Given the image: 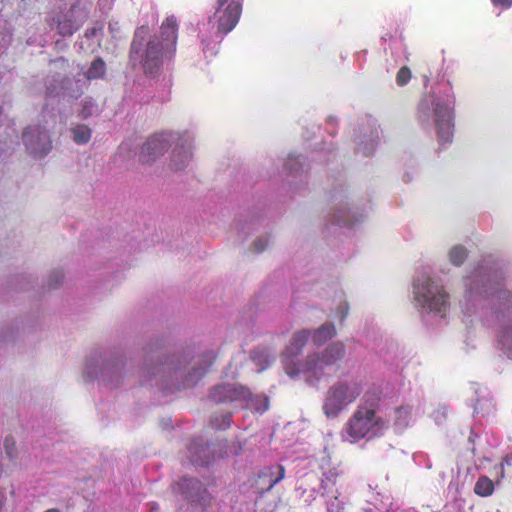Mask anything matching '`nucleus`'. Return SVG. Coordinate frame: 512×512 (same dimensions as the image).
<instances>
[{"label": "nucleus", "mask_w": 512, "mask_h": 512, "mask_svg": "<svg viewBox=\"0 0 512 512\" xmlns=\"http://www.w3.org/2000/svg\"><path fill=\"white\" fill-rule=\"evenodd\" d=\"M464 287L463 314L486 325H497L498 348L512 359V286L495 268L481 263L464 278Z\"/></svg>", "instance_id": "1"}, {"label": "nucleus", "mask_w": 512, "mask_h": 512, "mask_svg": "<svg viewBox=\"0 0 512 512\" xmlns=\"http://www.w3.org/2000/svg\"><path fill=\"white\" fill-rule=\"evenodd\" d=\"M149 28L141 26L135 32L131 44L130 60L133 65H141L146 74L155 75L165 59H170L176 50L177 22L168 17L161 26L160 35L146 41Z\"/></svg>", "instance_id": "2"}, {"label": "nucleus", "mask_w": 512, "mask_h": 512, "mask_svg": "<svg viewBox=\"0 0 512 512\" xmlns=\"http://www.w3.org/2000/svg\"><path fill=\"white\" fill-rule=\"evenodd\" d=\"M455 97L448 82L435 85L418 103L416 118L425 130L434 129L441 145L450 144L454 135Z\"/></svg>", "instance_id": "3"}, {"label": "nucleus", "mask_w": 512, "mask_h": 512, "mask_svg": "<svg viewBox=\"0 0 512 512\" xmlns=\"http://www.w3.org/2000/svg\"><path fill=\"white\" fill-rule=\"evenodd\" d=\"M388 422L377 412L375 404H360L346 422L342 438L355 444L360 440H372L384 435Z\"/></svg>", "instance_id": "4"}, {"label": "nucleus", "mask_w": 512, "mask_h": 512, "mask_svg": "<svg viewBox=\"0 0 512 512\" xmlns=\"http://www.w3.org/2000/svg\"><path fill=\"white\" fill-rule=\"evenodd\" d=\"M413 294L423 314L445 319L450 310L449 295L444 286L426 273L416 276L413 283Z\"/></svg>", "instance_id": "5"}, {"label": "nucleus", "mask_w": 512, "mask_h": 512, "mask_svg": "<svg viewBox=\"0 0 512 512\" xmlns=\"http://www.w3.org/2000/svg\"><path fill=\"white\" fill-rule=\"evenodd\" d=\"M210 396L216 403H235L260 414L269 409V399L265 394H252L244 386L235 383L214 387Z\"/></svg>", "instance_id": "6"}, {"label": "nucleus", "mask_w": 512, "mask_h": 512, "mask_svg": "<svg viewBox=\"0 0 512 512\" xmlns=\"http://www.w3.org/2000/svg\"><path fill=\"white\" fill-rule=\"evenodd\" d=\"M310 337L309 329L296 331L283 351L281 361L289 376L294 377L303 373L308 377L314 352L303 357V350L310 341Z\"/></svg>", "instance_id": "7"}, {"label": "nucleus", "mask_w": 512, "mask_h": 512, "mask_svg": "<svg viewBox=\"0 0 512 512\" xmlns=\"http://www.w3.org/2000/svg\"><path fill=\"white\" fill-rule=\"evenodd\" d=\"M105 74V62L102 58H96L91 63L86 73L78 75V78H76L74 82L60 77L49 80L47 84V94L48 96L62 95L63 97L77 98L82 94L87 81L101 79Z\"/></svg>", "instance_id": "8"}, {"label": "nucleus", "mask_w": 512, "mask_h": 512, "mask_svg": "<svg viewBox=\"0 0 512 512\" xmlns=\"http://www.w3.org/2000/svg\"><path fill=\"white\" fill-rule=\"evenodd\" d=\"M362 393V387L355 380H339L326 392L323 412L327 418H336Z\"/></svg>", "instance_id": "9"}, {"label": "nucleus", "mask_w": 512, "mask_h": 512, "mask_svg": "<svg viewBox=\"0 0 512 512\" xmlns=\"http://www.w3.org/2000/svg\"><path fill=\"white\" fill-rule=\"evenodd\" d=\"M122 370V358L100 354L87 359L83 375L87 380H99L115 387L120 383Z\"/></svg>", "instance_id": "10"}, {"label": "nucleus", "mask_w": 512, "mask_h": 512, "mask_svg": "<svg viewBox=\"0 0 512 512\" xmlns=\"http://www.w3.org/2000/svg\"><path fill=\"white\" fill-rule=\"evenodd\" d=\"M91 3L88 1H78L67 11L59 13L52 19L50 26L56 28L62 36H71L88 18Z\"/></svg>", "instance_id": "11"}, {"label": "nucleus", "mask_w": 512, "mask_h": 512, "mask_svg": "<svg viewBox=\"0 0 512 512\" xmlns=\"http://www.w3.org/2000/svg\"><path fill=\"white\" fill-rule=\"evenodd\" d=\"M242 9V0H217L214 14L209 24L217 27L218 33L225 35L237 25Z\"/></svg>", "instance_id": "12"}, {"label": "nucleus", "mask_w": 512, "mask_h": 512, "mask_svg": "<svg viewBox=\"0 0 512 512\" xmlns=\"http://www.w3.org/2000/svg\"><path fill=\"white\" fill-rule=\"evenodd\" d=\"M187 359L184 356H172L156 366L145 368L146 381H155L156 385L162 388L169 386L167 383L172 377L178 378L181 369L186 365Z\"/></svg>", "instance_id": "13"}, {"label": "nucleus", "mask_w": 512, "mask_h": 512, "mask_svg": "<svg viewBox=\"0 0 512 512\" xmlns=\"http://www.w3.org/2000/svg\"><path fill=\"white\" fill-rule=\"evenodd\" d=\"M345 354V346L342 342H332L322 353L314 352L311 370L308 379L310 381H318L324 373V369L334 365L341 360Z\"/></svg>", "instance_id": "14"}, {"label": "nucleus", "mask_w": 512, "mask_h": 512, "mask_svg": "<svg viewBox=\"0 0 512 512\" xmlns=\"http://www.w3.org/2000/svg\"><path fill=\"white\" fill-rule=\"evenodd\" d=\"M380 129L374 118H368L362 123L355 135L356 153L364 157L371 156L378 144Z\"/></svg>", "instance_id": "15"}, {"label": "nucleus", "mask_w": 512, "mask_h": 512, "mask_svg": "<svg viewBox=\"0 0 512 512\" xmlns=\"http://www.w3.org/2000/svg\"><path fill=\"white\" fill-rule=\"evenodd\" d=\"M23 142L30 154L43 157L52 148L49 129L40 125H31L23 133Z\"/></svg>", "instance_id": "16"}, {"label": "nucleus", "mask_w": 512, "mask_h": 512, "mask_svg": "<svg viewBox=\"0 0 512 512\" xmlns=\"http://www.w3.org/2000/svg\"><path fill=\"white\" fill-rule=\"evenodd\" d=\"M178 132H163L150 137L142 146L140 160L144 163L154 161L163 155L171 146V143L177 141Z\"/></svg>", "instance_id": "17"}, {"label": "nucleus", "mask_w": 512, "mask_h": 512, "mask_svg": "<svg viewBox=\"0 0 512 512\" xmlns=\"http://www.w3.org/2000/svg\"><path fill=\"white\" fill-rule=\"evenodd\" d=\"M194 135L189 131L182 132L175 142L170 158V166L175 171L185 170L192 161Z\"/></svg>", "instance_id": "18"}, {"label": "nucleus", "mask_w": 512, "mask_h": 512, "mask_svg": "<svg viewBox=\"0 0 512 512\" xmlns=\"http://www.w3.org/2000/svg\"><path fill=\"white\" fill-rule=\"evenodd\" d=\"M366 217V213H358L357 210L349 207L348 203H339L330 215V223L339 227L350 228L354 222H360Z\"/></svg>", "instance_id": "19"}, {"label": "nucleus", "mask_w": 512, "mask_h": 512, "mask_svg": "<svg viewBox=\"0 0 512 512\" xmlns=\"http://www.w3.org/2000/svg\"><path fill=\"white\" fill-rule=\"evenodd\" d=\"M175 492L191 503L199 502L205 492L204 485L195 478H183L175 486Z\"/></svg>", "instance_id": "20"}, {"label": "nucleus", "mask_w": 512, "mask_h": 512, "mask_svg": "<svg viewBox=\"0 0 512 512\" xmlns=\"http://www.w3.org/2000/svg\"><path fill=\"white\" fill-rule=\"evenodd\" d=\"M211 446L204 443L202 438H197L191 441L187 447L190 462L196 465H208L215 459Z\"/></svg>", "instance_id": "21"}, {"label": "nucleus", "mask_w": 512, "mask_h": 512, "mask_svg": "<svg viewBox=\"0 0 512 512\" xmlns=\"http://www.w3.org/2000/svg\"><path fill=\"white\" fill-rule=\"evenodd\" d=\"M319 467L322 471V490L335 486L337 477L343 473L340 464L333 463L330 456L324 455L320 460Z\"/></svg>", "instance_id": "22"}, {"label": "nucleus", "mask_w": 512, "mask_h": 512, "mask_svg": "<svg viewBox=\"0 0 512 512\" xmlns=\"http://www.w3.org/2000/svg\"><path fill=\"white\" fill-rule=\"evenodd\" d=\"M103 28V24L99 22L95 23L91 28H88L84 37L79 42L80 49L88 53H95L100 47Z\"/></svg>", "instance_id": "23"}, {"label": "nucleus", "mask_w": 512, "mask_h": 512, "mask_svg": "<svg viewBox=\"0 0 512 512\" xmlns=\"http://www.w3.org/2000/svg\"><path fill=\"white\" fill-rule=\"evenodd\" d=\"M275 359L276 354L269 348L258 347L252 351L248 362L254 364L256 371L259 373L270 366V364L275 361Z\"/></svg>", "instance_id": "24"}, {"label": "nucleus", "mask_w": 512, "mask_h": 512, "mask_svg": "<svg viewBox=\"0 0 512 512\" xmlns=\"http://www.w3.org/2000/svg\"><path fill=\"white\" fill-rule=\"evenodd\" d=\"M310 341L316 347H320L336 335V328L333 323H324L317 329H309Z\"/></svg>", "instance_id": "25"}, {"label": "nucleus", "mask_w": 512, "mask_h": 512, "mask_svg": "<svg viewBox=\"0 0 512 512\" xmlns=\"http://www.w3.org/2000/svg\"><path fill=\"white\" fill-rule=\"evenodd\" d=\"M322 496L325 497V502L328 512H341L344 507L343 499H340V493L337 488L328 487L323 490Z\"/></svg>", "instance_id": "26"}, {"label": "nucleus", "mask_w": 512, "mask_h": 512, "mask_svg": "<svg viewBox=\"0 0 512 512\" xmlns=\"http://www.w3.org/2000/svg\"><path fill=\"white\" fill-rule=\"evenodd\" d=\"M469 252L467 248L461 244L453 245L447 252V258L451 265L460 267L467 260Z\"/></svg>", "instance_id": "27"}, {"label": "nucleus", "mask_w": 512, "mask_h": 512, "mask_svg": "<svg viewBox=\"0 0 512 512\" xmlns=\"http://www.w3.org/2000/svg\"><path fill=\"white\" fill-rule=\"evenodd\" d=\"M284 477H285V469L281 465H277L275 467L268 468V469L264 470L260 475V479L262 481H264L265 479H268V488H267L268 490L273 488Z\"/></svg>", "instance_id": "28"}, {"label": "nucleus", "mask_w": 512, "mask_h": 512, "mask_svg": "<svg viewBox=\"0 0 512 512\" xmlns=\"http://www.w3.org/2000/svg\"><path fill=\"white\" fill-rule=\"evenodd\" d=\"M209 360L204 366L193 367L191 371L186 375L183 385L191 386L194 385L207 371V368L215 358L212 353L208 355Z\"/></svg>", "instance_id": "29"}, {"label": "nucleus", "mask_w": 512, "mask_h": 512, "mask_svg": "<svg viewBox=\"0 0 512 512\" xmlns=\"http://www.w3.org/2000/svg\"><path fill=\"white\" fill-rule=\"evenodd\" d=\"M412 420L411 409L408 406H401L395 410L394 426L398 430L407 428Z\"/></svg>", "instance_id": "30"}, {"label": "nucleus", "mask_w": 512, "mask_h": 512, "mask_svg": "<svg viewBox=\"0 0 512 512\" xmlns=\"http://www.w3.org/2000/svg\"><path fill=\"white\" fill-rule=\"evenodd\" d=\"M71 134L72 139L76 144L84 145L90 141L92 131L88 126L78 124L71 128Z\"/></svg>", "instance_id": "31"}, {"label": "nucleus", "mask_w": 512, "mask_h": 512, "mask_svg": "<svg viewBox=\"0 0 512 512\" xmlns=\"http://www.w3.org/2000/svg\"><path fill=\"white\" fill-rule=\"evenodd\" d=\"M474 492L481 497H488L494 492V484L487 476H481L477 479Z\"/></svg>", "instance_id": "32"}, {"label": "nucleus", "mask_w": 512, "mask_h": 512, "mask_svg": "<svg viewBox=\"0 0 512 512\" xmlns=\"http://www.w3.org/2000/svg\"><path fill=\"white\" fill-rule=\"evenodd\" d=\"M246 360H247V357L244 352H240L236 356H234L231 363L228 365V367L226 369V372H225L226 376L229 378L238 377L240 375L238 366L241 365Z\"/></svg>", "instance_id": "33"}, {"label": "nucleus", "mask_w": 512, "mask_h": 512, "mask_svg": "<svg viewBox=\"0 0 512 512\" xmlns=\"http://www.w3.org/2000/svg\"><path fill=\"white\" fill-rule=\"evenodd\" d=\"M97 111V105L90 97H85L80 102V110L78 115L82 119H87Z\"/></svg>", "instance_id": "34"}, {"label": "nucleus", "mask_w": 512, "mask_h": 512, "mask_svg": "<svg viewBox=\"0 0 512 512\" xmlns=\"http://www.w3.org/2000/svg\"><path fill=\"white\" fill-rule=\"evenodd\" d=\"M304 159L302 156H290L284 164V169L292 174L297 173L303 166Z\"/></svg>", "instance_id": "35"}, {"label": "nucleus", "mask_w": 512, "mask_h": 512, "mask_svg": "<svg viewBox=\"0 0 512 512\" xmlns=\"http://www.w3.org/2000/svg\"><path fill=\"white\" fill-rule=\"evenodd\" d=\"M211 425L215 429L224 430L230 426V414H222L220 416H213L211 418Z\"/></svg>", "instance_id": "36"}, {"label": "nucleus", "mask_w": 512, "mask_h": 512, "mask_svg": "<svg viewBox=\"0 0 512 512\" xmlns=\"http://www.w3.org/2000/svg\"><path fill=\"white\" fill-rule=\"evenodd\" d=\"M392 504L391 497L386 495L382 496L380 500L376 499L375 508L378 512H388L392 508ZM367 512H372V510L368 509Z\"/></svg>", "instance_id": "37"}, {"label": "nucleus", "mask_w": 512, "mask_h": 512, "mask_svg": "<svg viewBox=\"0 0 512 512\" xmlns=\"http://www.w3.org/2000/svg\"><path fill=\"white\" fill-rule=\"evenodd\" d=\"M411 79V71L408 67H402L396 75V83L398 86H405Z\"/></svg>", "instance_id": "38"}, {"label": "nucleus", "mask_w": 512, "mask_h": 512, "mask_svg": "<svg viewBox=\"0 0 512 512\" xmlns=\"http://www.w3.org/2000/svg\"><path fill=\"white\" fill-rule=\"evenodd\" d=\"M491 408H492V403L490 400H488V399L479 400L478 399L475 404V407H474V412L477 414L485 415L490 412Z\"/></svg>", "instance_id": "39"}, {"label": "nucleus", "mask_w": 512, "mask_h": 512, "mask_svg": "<svg viewBox=\"0 0 512 512\" xmlns=\"http://www.w3.org/2000/svg\"><path fill=\"white\" fill-rule=\"evenodd\" d=\"M349 313V305L346 301H342L338 304L336 311H335V317L338 318L340 321H343Z\"/></svg>", "instance_id": "40"}, {"label": "nucleus", "mask_w": 512, "mask_h": 512, "mask_svg": "<svg viewBox=\"0 0 512 512\" xmlns=\"http://www.w3.org/2000/svg\"><path fill=\"white\" fill-rule=\"evenodd\" d=\"M4 449L6 454L13 458L15 456L16 442L13 437H6L4 440Z\"/></svg>", "instance_id": "41"}, {"label": "nucleus", "mask_w": 512, "mask_h": 512, "mask_svg": "<svg viewBox=\"0 0 512 512\" xmlns=\"http://www.w3.org/2000/svg\"><path fill=\"white\" fill-rule=\"evenodd\" d=\"M268 245H269V238L266 236L259 237L253 242L254 251L257 253L264 251Z\"/></svg>", "instance_id": "42"}, {"label": "nucleus", "mask_w": 512, "mask_h": 512, "mask_svg": "<svg viewBox=\"0 0 512 512\" xmlns=\"http://www.w3.org/2000/svg\"><path fill=\"white\" fill-rule=\"evenodd\" d=\"M114 0H99V7L103 12L109 11Z\"/></svg>", "instance_id": "43"}, {"label": "nucleus", "mask_w": 512, "mask_h": 512, "mask_svg": "<svg viewBox=\"0 0 512 512\" xmlns=\"http://www.w3.org/2000/svg\"><path fill=\"white\" fill-rule=\"evenodd\" d=\"M108 29L110 31V33L112 34L113 37H116V34L119 32L120 30V27H119V23L116 22V21H110L109 22V26H108Z\"/></svg>", "instance_id": "44"}, {"label": "nucleus", "mask_w": 512, "mask_h": 512, "mask_svg": "<svg viewBox=\"0 0 512 512\" xmlns=\"http://www.w3.org/2000/svg\"><path fill=\"white\" fill-rule=\"evenodd\" d=\"M494 5H500L504 8H508L512 5V0H491Z\"/></svg>", "instance_id": "45"}, {"label": "nucleus", "mask_w": 512, "mask_h": 512, "mask_svg": "<svg viewBox=\"0 0 512 512\" xmlns=\"http://www.w3.org/2000/svg\"><path fill=\"white\" fill-rule=\"evenodd\" d=\"M53 275L55 276L54 285H57L58 283H60L61 279L63 278V275L60 271L54 272Z\"/></svg>", "instance_id": "46"}, {"label": "nucleus", "mask_w": 512, "mask_h": 512, "mask_svg": "<svg viewBox=\"0 0 512 512\" xmlns=\"http://www.w3.org/2000/svg\"><path fill=\"white\" fill-rule=\"evenodd\" d=\"M58 63H62V64H64V63H65V60H64L63 58H59V59H57V60H55V61H54V64H55V65H56V64H58Z\"/></svg>", "instance_id": "47"}, {"label": "nucleus", "mask_w": 512, "mask_h": 512, "mask_svg": "<svg viewBox=\"0 0 512 512\" xmlns=\"http://www.w3.org/2000/svg\"><path fill=\"white\" fill-rule=\"evenodd\" d=\"M149 512H159L157 507H151Z\"/></svg>", "instance_id": "48"}, {"label": "nucleus", "mask_w": 512, "mask_h": 512, "mask_svg": "<svg viewBox=\"0 0 512 512\" xmlns=\"http://www.w3.org/2000/svg\"><path fill=\"white\" fill-rule=\"evenodd\" d=\"M45 512H59V511L57 509H49V510H47Z\"/></svg>", "instance_id": "49"}]
</instances>
